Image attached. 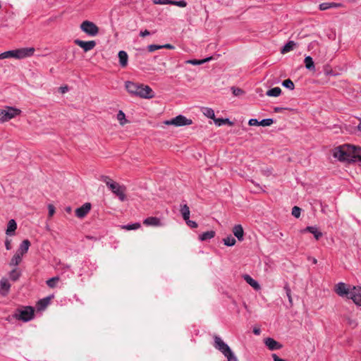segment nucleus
I'll use <instances>...</instances> for the list:
<instances>
[{
	"label": "nucleus",
	"mask_w": 361,
	"mask_h": 361,
	"mask_svg": "<svg viewBox=\"0 0 361 361\" xmlns=\"http://www.w3.org/2000/svg\"><path fill=\"white\" fill-rule=\"evenodd\" d=\"M60 90H61V92L62 93H65L66 92H67V91H68V87H67V86H65V87H60Z\"/></svg>",
	"instance_id": "57"
},
{
	"label": "nucleus",
	"mask_w": 361,
	"mask_h": 361,
	"mask_svg": "<svg viewBox=\"0 0 361 361\" xmlns=\"http://www.w3.org/2000/svg\"><path fill=\"white\" fill-rule=\"evenodd\" d=\"M33 47H25L14 50L15 59H21L32 56L34 54Z\"/></svg>",
	"instance_id": "9"
},
{
	"label": "nucleus",
	"mask_w": 361,
	"mask_h": 361,
	"mask_svg": "<svg viewBox=\"0 0 361 361\" xmlns=\"http://www.w3.org/2000/svg\"><path fill=\"white\" fill-rule=\"evenodd\" d=\"M50 299L49 298H45L40 300L37 303V307L39 310L45 309L47 305L49 304Z\"/></svg>",
	"instance_id": "32"
},
{
	"label": "nucleus",
	"mask_w": 361,
	"mask_h": 361,
	"mask_svg": "<svg viewBox=\"0 0 361 361\" xmlns=\"http://www.w3.org/2000/svg\"><path fill=\"white\" fill-rule=\"evenodd\" d=\"M164 123L168 126L172 125L179 127L191 125L192 123V121L191 119L187 118L183 115H178L175 118L166 121Z\"/></svg>",
	"instance_id": "7"
},
{
	"label": "nucleus",
	"mask_w": 361,
	"mask_h": 361,
	"mask_svg": "<svg viewBox=\"0 0 361 361\" xmlns=\"http://www.w3.org/2000/svg\"><path fill=\"white\" fill-rule=\"evenodd\" d=\"M162 47L161 45H157V44H150L147 47V49L149 52H153L156 50L161 49Z\"/></svg>",
	"instance_id": "45"
},
{
	"label": "nucleus",
	"mask_w": 361,
	"mask_h": 361,
	"mask_svg": "<svg viewBox=\"0 0 361 361\" xmlns=\"http://www.w3.org/2000/svg\"><path fill=\"white\" fill-rule=\"evenodd\" d=\"M342 4L335 2H324L319 4V10L326 11L331 8H339L341 7Z\"/></svg>",
	"instance_id": "21"
},
{
	"label": "nucleus",
	"mask_w": 361,
	"mask_h": 361,
	"mask_svg": "<svg viewBox=\"0 0 361 361\" xmlns=\"http://www.w3.org/2000/svg\"><path fill=\"white\" fill-rule=\"evenodd\" d=\"M91 209V204L89 202H86L80 207H78L75 209V215L78 218H83L85 217L90 211Z\"/></svg>",
	"instance_id": "12"
},
{
	"label": "nucleus",
	"mask_w": 361,
	"mask_h": 361,
	"mask_svg": "<svg viewBox=\"0 0 361 361\" xmlns=\"http://www.w3.org/2000/svg\"><path fill=\"white\" fill-rule=\"evenodd\" d=\"M20 276V272L19 271H18V269L16 268L12 269L9 272V276H10L11 279L14 281H17L19 279Z\"/></svg>",
	"instance_id": "35"
},
{
	"label": "nucleus",
	"mask_w": 361,
	"mask_h": 361,
	"mask_svg": "<svg viewBox=\"0 0 361 361\" xmlns=\"http://www.w3.org/2000/svg\"><path fill=\"white\" fill-rule=\"evenodd\" d=\"M295 45L296 44L293 41H289L282 47L281 51L282 54L288 53L292 51L295 47Z\"/></svg>",
	"instance_id": "27"
},
{
	"label": "nucleus",
	"mask_w": 361,
	"mask_h": 361,
	"mask_svg": "<svg viewBox=\"0 0 361 361\" xmlns=\"http://www.w3.org/2000/svg\"><path fill=\"white\" fill-rule=\"evenodd\" d=\"M11 288V283L6 278H2L0 281V294L6 296Z\"/></svg>",
	"instance_id": "14"
},
{
	"label": "nucleus",
	"mask_w": 361,
	"mask_h": 361,
	"mask_svg": "<svg viewBox=\"0 0 361 361\" xmlns=\"http://www.w3.org/2000/svg\"><path fill=\"white\" fill-rule=\"evenodd\" d=\"M282 85L290 90H293L295 88V85L290 79L284 80L282 82Z\"/></svg>",
	"instance_id": "36"
},
{
	"label": "nucleus",
	"mask_w": 361,
	"mask_h": 361,
	"mask_svg": "<svg viewBox=\"0 0 361 361\" xmlns=\"http://www.w3.org/2000/svg\"><path fill=\"white\" fill-rule=\"evenodd\" d=\"M185 221L189 227H190L192 228H195L197 227V224L194 221L190 220V218L188 219V220H185Z\"/></svg>",
	"instance_id": "47"
},
{
	"label": "nucleus",
	"mask_w": 361,
	"mask_h": 361,
	"mask_svg": "<svg viewBox=\"0 0 361 361\" xmlns=\"http://www.w3.org/2000/svg\"><path fill=\"white\" fill-rule=\"evenodd\" d=\"M307 231L313 234L316 240H319L322 236V233L319 231L317 226H307L302 232Z\"/></svg>",
	"instance_id": "17"
},
{
	"label": "nucleus",
	"mask_w": 361,
	"mask_h": 361,
	"mask_svg": "<svg viewBox=\"0 0 361 361\" xmlns=\"http://www.w3.org/2000/svg\"><path fill=\"white\" fill-rule=\"evenodd\" d=\"M243 279L255 290H259L261 288L259 283L255 279H253L250 275L245 274L243 276Z\"/></svg>",
	"instance_id": "18"
},
{
	"label": "nucleus",
	"mask_w": 361,
	"mask_h": 361,
	"mask_svg": "<svg viewBox=\"0 0 361 361\" xmlns=\"http://www.w3.org/2000/svg\"><path fill=\"white\" fill-rule=\"evenodd\" d=\"M284 290H285L286 295L288 297L290 305V307H292L293 306V299H292V296H291V290H290V287L288 286V285H286L284 286Z\"/></svg>",
	"instance_id": "38"
},
{
	"label": "nucleus",
	"mask_w": 361,
	"mask_h": 361,
	"mask_svg": "<svg viewBox=\"0 0 361 361\" xmlns=\"http://www.w3.org/2000/svg\"><path fill=\"white\" fill-rule=\"evenodd\" d=\"M102 180L103 182H104L106 183V185L109 187V188H111V185H113L116 183L115 181L111 180L108 176H102Z\"/></svg>",
	"instance_id": "43"
},
{
	"label": "nucleus",
	"mask_w": 361,
	"mask_h": 361,
	"mask_svg": "<svg viewBox=\"0 0 361 361\" xmlns=\"http://www.w3.org/2000/svg\"><path fill=\"white\" fill-rule=\"evenodd\" d=\"M233 233L239 241H242L243 240L244 231L240 224L235 225L233 226Z\"/></svg>",
	"instance_id": "16"
},
{
	"label": "nucleus",
	"mask_w": 361,
	"mask_h": 361,
	"mask_svg": "<svg viewBox=\"0 0 361 361\" xmlns=\"http://www.w3.org/2000/svg\"><path fill=\"white\" fill-rule=\"evenodd\" d=\"M214 122L215 125L217 126H221L225 124H228L229 126L233 125V123L232 121H231L228 118H215Z\"/></svg>",
	"instance_id": "28"
},
{
	"label": "nucleus",
	"mask_w": 361,
	"mask_h": 361,
	"mask_svg": "<svg viewBox=\"0 0 361 361\" xmlns=\"http://www.w3.org/2000/svg\"><path fill=\"white\" fill-rule=\"evenodd\" d=\"M180 212L184 220H188L190 218V209L187 204L180 205Z\"/></svg>",
	"instance_id": "26"
},
{
	"label": "nucleus",
	"mask_w": 361,
	"mask_h": 361,
	"mask_svg": "<svg viewBox=\"0 0 361 361\" xmlns=\"http://www.w3.org/2000/svg\"><path fill=\"white\" fill-rule=\"evenodd\" d=\"M161 46L162 47V48H166V49H173V46L170 44H166L164 45H161Z\"/></svg>",
	"instance_id": "56"
},
{
	"label": "nucleus",
	"mask_w": 361,
	"mask_h": 361,
	"mask_svg": "<svg viewBox=\"0 0 361 361\" xmlns=\"http://www.w3.org/2000/svg\"><path fill=\"white\" fill-rule=\"evenodd\" d=\"M5 247L7 250H10L11 249V240L10 239H6L5 240Z\"/></svg>",
	"instance_id": "51"
},
{
	"label": "nucleus",
	"mask_w": 361,
	"mask_h": 361,
	"mask_svg": "<svg viewBox=\"0 0 361 361\" xmlns=\"http://www.w3.org/2000/svg\"><path fill=\"white\" fill-rule=\"evenodd\" d=\"M357 128H358V130H359L360 131H361V120H360V123H359V124H358V126H357Z\"/></svg>",
	"instance_id": "59"
},
{
	"label": "nucleus",
	"mask_w": 361,
	"mask_h": 361,
	"mask_svg": "<svg viewBox=\"0 0 361 361\" xmlns=\"http://www.w3.org/2000/svg\"><path fill=\"white\" fill-rule=\"evenodd\" d=\"M301 209L297 206H295L292 209V215L295 218H299L300 216Z\"/></svg>",
	"instance_id": "44"
},
{
	"label": "nucleus",
	"mask_w": 361,
	"mask_h": 361,
	"mask_svg": "<svg viewBox=\"0 0 361 361\" xmlns=\"http://www.w3.org/2000/svg\"><path fill=\"white\" fill-rule=\"evenodd\" d=\"M223 242L226 246H233L235 244L236 240L232 235H229L223 239Z\"/></svg>",
	"instance_id": "31"
},
{
	"label": "nucleus",
	"mask_w": 361,
	"mask_h": 361,
	"mask_svg": "<svg viewBox=\"0 0 361 361\" xmlns=\"http://www.w3.org/2000/svg\"><path fill=\"white\" fill-rule=\"evenodd\" d=\"M305 68L310 71L314 70V63L313 59L311 56H307L305 58L304 60Z\"/></svg>",
	"instance_id": "30"
},
{
	"label": "nucleus",
	"mask_w": 361,
	"mask_h": 361,
	"mask_svg": "<svg viewBox=\"0 0 361 361\" xmlns=\"http://www.w3.org/2000/svg\"><path fill=\"white\" fill-rule=\"evenodd\" d=\"M214 347L224 355L227 361H238L231 348L219 336H214Z\"/></svg>",
	"instance_id": "4"
},
{
	"label": "nucleus",
	"mask_w": 361,
	"mask_h": 361,
	"mask_svg": "<svg viewBox=\"0 0 361 361\" xmlns=\"http://www.w3.org/2000/svg\"><path fill=\"white\" fill-rule=\"evenodd\" d=\"M109 189L118 197L121 201L123 202L126 200V188L124 186L121 185L116 182L113 185H111V188Z\"/></svg>",
	"instance_id": "10"
},
{
	"label": "nucleus",
	"mask_w": 361,
	"mask_h": 361,
	"mask_svg": "<svg viewBox=\"0 0 361 361\" xmlns=\"http://www.w3.org/2000/svg\"><path fill=\"white\" fill-rule=\"evenodd\" d=\"M335 292L340 297L351 299L356 305L361 306L360 286H351L339 282L335 287Z\"/></svg>",
	"instance_id": "1"
},
{
	"label": "nucleus",
	"mask_w": 361,
	"mask_h": 361,
	"mask_svg": "<svg viewBox=\"0 0 361 361\" xmlns=\"http://www.w3.org/2000/svg\"><path fill=\"white\" fill-rule=\"evenodd\" d=\"M74 43L81 47L85 52L89 51L94 48L96 46V42L94 40L90 41H82L81 39H77L74 40Z\"/></svg>",
	"instance_id": "11"
},
{
	"label": "nucleus",
	"mask_w": 361,
	"mask_h": 361,
	"mask_svg": "<svg viewBox=\"0 0 361 361\" xmlns=\"http://www.w3.org/2000/svg\"><path fill=\"white\" fill-rule=\"evenodd\" d=\"M242 92H243V90L239 88L233 89V94L235 96L239 95Z\"/></svg>",
	"instance_id": "53"
},
{
	"label": "nucleus",
	"mask_w": 361,
	"mask_h": 361,
	"mask_svg": "<svg viewBox=\"0 0 361 361\" xmlns=\"http://www.w3.org/2000/svg\"><path fill=\"white\" fill-rule=\"evenodd\" d=\"M66 212H71V208L70 207H67V208L66 209Z\"/></svg>",
	"instance_id": "60"
},
{
	"label": "nucleus",
	"mask_w": 361,
	"mask_h": 361,
	"mask_svg": "<svg viewBox=\"0 0 361 361\" xmlns=\"http://www.w3.org/2000/svg\"><path fill=\"white\" fill-rule=\"evenodd\" d=\"M117 119L121 126H123L128 123V121L126 118V115L121 110H120L117 114Z\"/></svg>",
	"instance_id": "34"
},
{
	"label": "nucleus",
	"mask_w": 361,
	"mask_h": 361,
	"mask_svg": "<svg viewBox=\"0 0 361 361\" xmlns=\"http://www.w3.org/2000/svg\"><path fill=\"white\" fill-rule=\"evenodd\" d=\"M17 228V224L14 219H11L7 226V229L6 231V234L7 235L12 236L14 235L15 231Z\"/></svg>",
	"instance_id": "20"
},
{
	"label": "nucleus",
	"mask_w": 361,
	"mask_h": 361,
	"mask_svg": "<svg viewBox=\"0 0 361 361\" xmlns=\"http://www.w3.org/2000/svg\"><path fill=\"white\" fill-rule=\"evenodd\" d=\"M281 93V89L279 87H275L269 89L266 94L269 97H279Z\"/></svg>",
	"instance_id": "29"
},
{
	"label": "nucleus",
	"mask_w": 361,
	"mask_h": 361,
	"mask_svg": "<svg viewBox=\"0 0 361 361\" xmlns=\"http://www.w3.org/2000/svg\"><path fill=\"white\" fill-rule=\"evenodd\" d=\"M253 333L255 334V335H259L260 333H261V330L259 328H254L253 329Z\"/></svg>",
	"instance_id": "55"
},
{
	"label": "nucleus",
	"mask_w": 361,
	"mask_h": 361,
	"mask_svg": "<svg viewBox=\"0 0 361 361\" xmlns=\"http://www.w3.org/2000/svg\"><path fill=\"white\" fill-rule=\"evenodd\" d=\"M333 158H361V147L345 144L333 150Z\"/></svg>",
	"instance_id": "3"
},
{
	"label": "nucleus",
	"mask_w": 361,
	"mask_h": 361,
	"mask_svg": "<svg viewBox=\"0 0 361 361\" xmlns=\"http://www.w3.org/2000/svg\"><path fill=\"white\" fill-rule=\"evenodd\" d=\"M171 0H152L154 4L166 5L170 4Z\"/></svg>",
	"instance_id": "46"
},
{
	"label": "nucleus",
	"mask_w": 361,
	"mask_h": 361,
	"mask_svg": "<svg viewBox=\"0 0 361 361\" xmlns=\"http://www.w3.org/2000/svg\"><path fill=\"white\" fill-rule=\"evenodd\" d=\"M274 123L272 118H264L259 121V126H270Z\"/></svg>",
	"instance_id": "41"
},
{
	"label": "nucleus",
	"mask_w": 361,
	"mask_h": 361,
	"mask_svg": "<svg viewBox=\"0 0 361 361\" xmlns=\"http://www.w3.org/2000/svg\"><path fill=\"white\" fill-rule=\"evenodd\" d=\"M119 64L122 68H124L128 64V56L125 51H120L118 52Z\"/></svg>",
	"instance_id": "22"
},
{
	"label": "nucleus",
	"mask_w": 361,
	"mask_h": 361,
	"mask_svg": "<svg viewBox=\"0 0 361 361\" xmlns=\"http://www.w3.org/2000/svg\"><path fill=\"white\" fill-rule=\"evenodd\" d=\"M13 317L24 322H29L34 317V309L30 306L19 308L15 312Z\"/></svg>",
	"instance_id": "5"
},
{
	"label": "nucleus",
	"mask_w": 361,
	"mask_h": 361,
	"mask_svg": "<svg viewBox=\"0 0 361 361\" xmlns=\"http://www.w3.org/2000/svg\"><path fill=\"white\" fill-rule=\"evenodd\" d=\"M212 59H213L212 56H209V57H207V58L201 59V60L190 59V60L186 61L185 63H188V64L197 66V65H201L206 62L210 61Z\"/></svg>",
	"instance_id": "24"
},
{
	"label": "nucleus",
	"mask_w": 361,
	"mask_h": 361,
	"mask_svg": "<svg viewBox=\"0 0 361 361\" xmlns=\"http://www.w3.org/2000/svg\"><path fill=\"white\" fill-rule=\"evenodd\" d=\"M214 236H215V231H209L204 232L201 235H200L199 239L201 241H204V240H210V239L213 238Z\"/></svg>",
	"instance_id": "25"
},
{
	"label": "nucleus",
	"mask_w": 361,
	"mask_h": 361,
	"mask_svg": "<svg viewBox=\"0 0 361 361\" xmlns=\"http://www.w3.org/2000/svg\"><path fill=\"white\" fill-rule=\"evenodd\" d=\"M80 27L82 32L91 37H94L99 33V27L94 23L89 20L83 21Z\"/></svg>",
	"instance_id": "8"
},
{
	"label": "nucleus",
	"mask_w": 361,
	"mask_h": 361,
	"mask_svg": "<svg viewBox=\"0 0 361 361\" xmlns=\"http://www.w3.org/2000/svg\"><path fill=\"white\" fill-rule=\"evenodd\" d=\"M340 161H346L347 164H350L355 163L356 161L360 162V165L361 166V159H339Z\"/></svg>",
	"instance_id": "50"
},
{
	"label": "nucleus",
	"mask_w": 361,
	"mask_h": 361,
	"mask_svg": "<svg viewBox=\"0 0 361 361\" xmlns=\"http://www.w3.org/2000/svg\"><path fill=\"white\" fill-rule=\"evenodd\" d=\"M250 126H259V121L256 118H251L248 121Z\"/></svg>",
	"instance_id": "49"
},
{
	"label": "nucleus",
	"mask_w": 361,
	"mask_h": 361,
	"mask_svg": "<svg viewBox=\"0 0 361 361\" xmlns=\"http://www.w3.org/2000/svg\"><path fill=\"white\" fill-rule=\"evenodd\" d=\"M284 109H285L283 108V107L276 106V107L274 108V111L276 112V113H279V112H281Z\"/></svg>",
	"instance_id": "54"
},
{
	"label": "nucleus",
	"mask_w": 361,
	"mask_h": 361,
	"mask_svg": "<svg viewBox=\"0 0 361 361\" xmlns=\"http://www.w3.org/2000/svg\"><path fill=\"white\" fill-rule=\"evenodd\" d=\"M125 87L130 94L137 96L140 98L152 99L154 97V91L148 85L127 81L126 82Z\"/></svg>",
	"instance_id": "2"
},
{
	"label": "nucleus",
	"mask_w": 361,
	"mask_h": 361,
	"mask_svg": "<svg viewBox=\"0 0 361 361\" xmlns=\"http://www.w3.org/2000/svg\"><path fill=\"white\" fill-rule=\"evenodd\" d=\"M49 216L51 217L55 213V207L52 204L48 205Z\"/></svg>",
	"instance_id": "48"
},
{
	"label": "nucleus",
	"mask_w": 361,
	"mask_h": 361,
	"mask_svg": "<svg viewBox=\"0 0 361 361\" xmlns=\"http://www.w3.org/2000/svg\"><path fill=\"white\" fill-rule=\"evenodd\" d=\"M140 227V224L139 223H135L132 224H127L123 226V228L130 231V230H136Z\"/></svg>",
	"instance_id": "39"
},
{
	"label": "nucleus",
	"mask_w": 361,
	"mask_h": 361,
	"mask_svg": "<svg viewBox=\"0 0 361 361\" xmlns=\"http://www.w3.org/2000/svg\"><path fill=\"white\" fill-rule=\"evenodd\" d=\"M20 109L11 106H6L5 109H0V121H7L20 114Z\"/></svg>",
	"instance_id": "6"
},
{
	"label": "nucleus",
	"mask_w": 361,
	"mask_h": 361,
	"mask_svg": "<svg viewBox=\"0 0 361 361\" xmlns=\"http://www.w3.org/2000/svg\"><path fill=\"white\" fill-rule=\"evenodd\" d=\"M264 343L270 350H279L282 348L281 344H280L279 342H277L276 341L271 338H266L264 340Z\"/></svg>",
	"instance_id": "15"
},
{
	"label": "nucleus",
	"mask_w": 361,
	"mask_h": 361,
	"mask_svg": "<svg viewBox=\"0 0 361 361\" xmlns=\"http://www.w3.org/2000/svg\"><path fill=\"white\" fill-rule=\"evenodd\" d=\"M170 5H175L181 8L185 7L187 6V2L184 0L181 1H173L171 0L170 1Z\"/></svg>",
	"instance_id": "40"
},
{
	"label": "nucleus",
	"mask_w": 361,
	"mask_h": 361,
	"mask_svg": "<svg viewBox=\"0 0 361 361\" xmlns=\"http://www.w3.org/2000/svg\"><path fill=\"white\" fill-rule=\"evenodd\" d=\"M202 112H203L204 115H205L207 118H212L214 121L215 114H214V111L212 109L207 108V107L204 108Z\"/></svg>",
	"instance_id": "33"
},
{
	"label": "nucleus",
	"mask_w": 361,
	"mask_h": 361,
	"mask_svg": "<svg viewBox=\"0 0 361 361\" xmlns=\"http://www.w3.org/2000/svg\"><path fill=\"white\" fill-rule=\"evenodd\" d=\"M7 58H15L14 50L7 51L0 54V60Z\"/></svg>",
	"instance_id": "37"
},
{
	"label": "nucleus",
	"mask_w": 361,
	"mask_h": 361,
	"mask_svg": "<svg viewBox=\"0 0 361 361\" xmlns=\"http://www.w3.org/2000/svg\"><path fill=\"white\" fill-rule=\"evenodd\" d=\"M311 259H312V263H313V264H316L317 263V259H315V258H312Z\"/></svg>",
	"instance_id": "58"
},
{
	"label": "nucleus",
	"mask_w": 361,
	"mask_h": 361,
	"mask_svg": "<svg viewBox=\"0 0 361 361\" xmlns=\"http://www.w3.org/2000/svg\"><path fill=\"white\" fill-rule=\"evenodd\" d=\"M143 224L148 226L159 227V226H164V224L161 222L160 219L155 217V216H150V217L146 218L143 221Z\"/></svg>",
	"instance_id": "13"
},
{
	"label": "nucleus",
	"mask_w": 361,
	"mask_h": 361,
	"mask_svg": "<svg viewBox=\"0 0 361 361\" xmlns=\"http://www.w3.org/2000/svg\"><path fill=\"white\" fill-rule=\"evenodd\" d=\"M23 255H20V253L16 252L13 256L12 257L9 265L11 267H17L22 261Z\"/></svg>",
	"instance_id": "23"
},
{
	"label": "nucleus",
	"mask_w": 361,
	"mask_h": 361,
	"mask_svg": "<svg viewBox=\"0 0 361 361\" xmlns=\"http://www.w3.org/2000/svg\"><path fill=\"white\" fill-rule=\"evenodd\" d=\"M59 280V277H53L47 281V284L50 288H54L56 283Z\"/></svg>",
	"instance_id": "42"
},
{
	"label": "nucleus",
	"mask_w": 361,
	"mask_h": 361,
	"mask_svg": "<svg viewBox=\"0 0 361 361\" xmlns=\"http://www.w3.org/2000/svg\"><path fill=\"white\" fill-rule=\"evenodd\" d=\"M30 246V242L27 239L24 240L20 243V245L16 252L20 253V255H24L25 254H26Z\"/></svg>",
	"instance_id": "19"
},
{
	"label": "nucleus",
	"mask_w": 361,
	"mask_h": 361,
	"mask_svg": "<svg viewBox=\"0 0 361 361\" xmlns=\"http://www.w3.org/2000/svg\"><path fill=\"white\" fill-rule=\"evenodd\" d=\"M149 35H150V32L148 31L147 30H145L144 31H140V36L142 37H145L148 36Z\"/></svg>",
	"instance_id": "52"
}]
</instances>
